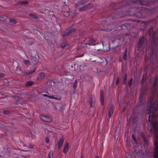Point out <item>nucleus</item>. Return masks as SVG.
Here are the masks:
<instances>
[{
  "mask_svg": "<svg viewBox=\"0 0 158 158\" xmlns=\"http://www.w3.org/2000/svg\"><path fill=\"white\" fill-rule=\"evenodd\" d=\"M146 80V76L143 75L142 77V79L141 81L142 85V86H143Z\"/></svg>",
  "mask_w": 158,
  "mask_h": 158,
  "instance_id": "obj_18",
  "label": "nucleus"
},
{
  "mask_svg": "<svg viewBox=\"0 0 158 158\" xmlns=\"http://www.w3.org/2000/svg\"><path fill=\"white\" fill-rule=\"evenodd\" d=\"M45 74L43 72L40 73L37 77V79L38 80H41L43 79L45 77Z\"/></svg>",
  "mask_w": 158,
  "mask_h": 158,
  "instance_id": "obj_12",
  "label": "nucleus"
},
{
  "mask_svg": "<svg viewBox=\"0 0 158 158\" xmlns=\"http://www.w3.org/2000/svg\"><path fill=\"white\" fill-rule=\"evenodd\" d=\"M125 136H126V140H127V142L126 143L125 145L127 147V148L128 147V133L127 132V131H126V133L125 134Z\"/></svg>",
  "mask_w": 158,
  "mask_h": 158,
  "instance_id": "obj_17",
  "label": "nucleus"
},
{
  "mask_svg": "<svg viewBox=\"0 0 158 158\" xmlns=\"http://www.w3.org/2000/svg\"><path fill=\"white\" fill-rule=\"evenodd\" d=\"M124 4L125 5H128V0H125L124 1Z\"/></svg>",
  "mask_w": 158,
  "mask_h": 158,
  "instance_id": "obj_39",
  "label": "nucleus"
},
{
  "mask_svg": "<svg viewBox=\"0 0 158 158\" xmlns=\"http://www.w3.org/2000/svg\"><path fill=\"white\" fill-rule=\"evenodd\" d=\"M83 0H81V1L78 2L76 4V7H77L81 5H82L83 4Z\"/></svg>",
  "mask_w": 158,
  "mask_h": 158,
  "instance_id": "obj_24",
  "label": "nucleus"
},
{
  "mask_svg": "<svg viewBox=\"0 0 158 158\" xmlns=\"http://www.w3.org/2000/svg\"><path fill=\"white\" fill-rule=\"evenodd\" d=\"M144 37L142 36L139 38L137 47V50L139 51V53L138 54V56L141 57L142 56L143 52L142 48V46L143 44V42L144 40Z\"/></svg>",
  "mask_w": 158,
  "mask_h": 158,
  "instance_id": "obj_2",
  "label": "nucleus"
},
{
  "mask_svg": "<svg viewBox=\"0 0 158 158\" xmlns=\"http://www.w3.org/2000/svg\"><path fill=\"white\" fill-rule=\"evenodd\" d=\"M148 35L151 36L152 38L151 46L152 48L151 49V52L148 56L147 55L145 57V63L148 66L150 64H153L154 63L153 59L157 58V54L158 52V45L156 37V31H153V27H152L147 31Z\"/></svg>",
  "mask_w": 158,
  "mask_h": 158,
  "instance_id": "obj_1",
  "label": "nucleus"
},
{
  "mask_svg": "<svg viewBox=\"0 0 158 158\" xmlns=\"http://www.w3.org/2000/svg\"><path fill=\"white\" fill-rule=\"evenodd\" d=\"M139 109L140 108H138L137 110H136V112L134 113V111H133V117L132 118V123H136L138 119L137 116H136L135 114H140L143 113L144 111V110L143 108L141 109L140 112L139 111Z\"/></svg>",
  "mask_w": 158,
  "mask_h": 158,
  "instance_id": "obj_5",
  "label": "nucleus"
},
{
  "mask_svg": "<svg viewBox=\"0 0 158 158\" xmlns=\"http://www.w3.org/2000/svg\"><path fill=\"white\" fill-rule=\"evenodd\" d=\"M157 9H158V7H154V8H152L151 9V11L152 12H155L157 11Z\"/></svg>",
  "mask_w": 158,
  "mask_h": 158,
  "instance_id": "obj_33",
  "label": "nucleus"
},
{
  "mask_svg": "<svg viewBox=\"0 0 158 158\" xmlns=\"http://www.w3.org/2000/svg\"><path fill=\"white\" fill-rule=\"evenodd\" d=\"M41 116L44 117L46 119V120H45V122H50L52 120V118L48 116H45L44 115H41Z\"/></svg>",
  "mask_w": 158,
  "mask_h": 158,
  "instance_id": "obj_15",
  "label": "nucleus"
},
{
  "mask_svg": "<svg viewBox=\"0 0 158 158\" xmlns=\"http://www.w3.org/2000/svg\"><path fill=\"white\" fill-rule=\"evenodd\" d=\"M64 139L63 138L61 137L60 138L58 143V148L59 149H60L64 143Z\"/></svg>",
  "mask_w": 158,
  "mask_h": 158,
  "instance_id": "obj_10",
  "label": "nucleus"
},
{
  "mask_svg": "<svg viewBox=\"0 0 158 158\" xmlns=\"http://www.w3.org/2000/svg\"><path fill=\"white\" fill-rule=\"evenodd\" d=\"M10 112L8 110H4L3 111V113L5 114H8Z\"/></svg>",
  "mask_w": 158,
  "mask_h": 158,
  "instance_id": "obj_35",
  "label": "nucleus"
},
{
  "mask_svg": "<svg viewBox=\"0 0 158 158\" xmlns=\"http://www.w3.org/2000/svg\"><path fill=\"white\" fill-rule=\"evenodd\" d=\"M45 142L47 143H48L49 142V140L48 138H45Z\"/></svg>",
  "mask_w": 158,
  "mask_h": 158,
  "instance_id": "obj_36",
  "label": "nucleus"
},
{
  "mask_svg": "<svg viewBox=\"0 0 158 158\" xmlns=\"http://www.w3.org/2000/svg\"><path fill=\"white\" fill-rule=\"evenodd\" d=\"M67 45V42H65L64 43H62L60 46V47L63 48L66 47Z\"/></svg>",
  "mask_w": 158,
  "mask_h": 158,
  "instance_id": "obj_28",
  "label": "nucleus"
},
{
  "mask_svg": "<svg viewBox=\"0 0 158 158\" xmlns=\"http://www.w3.org/2000/svg\"><path fill=\"white\" fill-rule=\"evenodd\" d=\"M126 107H124L123 108V111H125V110H126Z\"/></svg>",
  "mask_w": 158,
  "mask_h": 158,
  "instance_id": "obj_44",
  "label": "nucleus"
},
{
  "mask_svg": "<svg viewBox=\"0 0 158 158\" xmlns=\"http://www.w3.org/2000/svg\"><path fill=\"white\" fill-rule=\"evenodd\" d=\"M90 43L89 44H88V45H89V46H95L96 45H97L98 44L97 43H96V44H92V43H93L94 42H95V40H94L90 39Z\"/></svg>",
  "mask_w": 158,
  "mask_h": 158,
  "instance_id": "obj_22",
  "label": "nucleus"
},
{
  "mask_svg": "<svg viewBox=\"0 0 158 158\" xmlns=\"http://www.w3.org/2000/svg\"><path fill=\"white\" fill-rule=\"evenodd\" d=\"M119 78H118L117 79V80H116V84L117 85L118 84V82H119Z\"/></svg>",
  "mask_w": 158,
  "mask_h": 158,
  "instance_id": "obj_40",
  "label": "nucleus"
},
{
  "mask_svg": "<svg viewBox=\"0 0 158 158\" xmlns=\"http://www.w3.org/2000/svg\"><path fill=\"white\" fill-rule=\"evenodd\" d=\"M132 81V79H131L129 80V87L131 85V84Z\"/></svg>",
  "mask_w": 158,
  "mask_h": 158,
  "instance_id": "obj_38",
  "label": "nucleus"
},
{
  "mask_svg": "<svg viewBox=\"0 0 158 158\" xmlns=\"http://www.w3.org/2000/svg\"><path fill=\"white\" fill-rule=\"evenodd\" d=\"M95 158H99V156H96L95 157Z\"/></svg>",
  "mask_w": 158,
  "mask_h": 158,
  "instance_id": "obj_46",
  "label": "nucleus"
},
{
  "mask_svg": "<svg viewBox=\"0 0 158 158\" xmlns=\"http://www.w3.org/2000/svg\"><path fill=\"white\" fill-rule=\"evenodd\" d=\"M69 144L67 142L65 143L64 149H63V152L65 154H66L69 151Z\"/></svg>",
  "mask_w": 158,
  "mask_h": 158,
  "instance_id": "obj_9",
  "label": "nucleus"
},
{
  "mask_svg": "<svg viewBox=\"0 0 158 158\" xmlns=\"http://www.w3.org/2000/svg\"><path fill=\"white\" fill-rule=\"evenodd\" d=\"M76 31V29L74 28H68L67 29L66 34L69 35L70 34L73 32H74Z\"/></svg>",
  "mask_w": 158,
  "mask_h": 158,
  "instance_id": "obj_14",
  "label": "nucleus"
},
{
  "mask_svg": "<svg viewBox=\"0 0 158 158\" xmlns=\"http://www.w3.org/2000/svg\"><path fill=\"white\" fill-rule=\"evenodd\" d=\"M158 80V76H156L155 77V80L154 81V84L152 86V88L153 89V91L155 92L156 90V87L157 85V81Z\"/></svg>",
  "mask_w": 158,
  "mask_h": 158,
  "instance_id": "obj_8",
  "label": "nucleus"
},
{
  "mask_svg": "<svg viewBox=\"0 0 158 158\" xmlns=\"http://www.w3.org/2000/svg\"><path fill=\"white\" fill-rule=\"evenodd\" d=\"M93 7V5L91 4H89L86 5L82 6V7L80 8L79 10L80 11H83L86 10V9H89Z\"/></svg>",
  "mask_w": 158,
  "mask_h": 158,
  "instance_id": "obj_6",
  "label": "nucleus"
},
{
  "mask_svg": "<svg viewBox=\"0 0 158 158\" xmlns=\"http://www.w3.org/2000/svg\"><path fill=\"white\" fill-rule=\"evenodd\" d=\"M158 117V114L156 115Z\"/></svg>",
  "mask_w": 158,
  "mask_h": 158,
  "instance_id": "obj_47",
  "label": "nucleus"
},
{
  "mask_svg": "<svg viewBox=\"0 0 158 158\" xmlns=\"http://www.w3.org/2000/svg\"><path fill=\"white\" fill-rule=\"evenodd\" d=\"M89 102L90 104V106L91 107H93L94 106V104L92 102V99L90 98V100L89 101Z\"/></svg>",
  "mask_w": 158,
  "mask_h": 158,
  "instance_id": "obj_32",
  "label": "nucleus"
},
{
  "mask_svg": "<svg viewBox=\"0 0 158 158\" xmlns=\"http://www.w3.org/2000/svg\"><path fill=\"white\" fill-rule=\"evenodd\" d=\"M34 82L32 81H28L26 83L25 85L26 86H30L32 85L34 83Z\"/></svg>",
  "mask_w": 158,
  "mask_h": 158,
  "instance_id": "obj_19",
  "label": "nucleus"
},
{
  "mask_svg": "<svg viewBox=\"0 0 158 158\" xmlns=\"http://www.w3.org/2000/svg\"><path fill=\"white\" fill-rule=\"evenodd\" d=\"M9 21L10 24L12 25L15 24L17 23L16 21L12 18L9 19Z\"/></svg>",
  "mask_w": 158,
  "mask_h": 158,
  "instance_id": "obj_23",
  "label": "nucleus"
},
{
  "mask_svg": "<svg viewBox=\"0 0 158 158\" xmlns=\"http://www.w3.org/2000/svg\"><path fill=\"white\" fill-rule=\"evenodd\" d=\"M33 147V145L31 144H29V147H28L29 148H32Z\"/></svg>",
  "mask_w": 158,
  "mask_h": 158,
  "instance_id": "obj_37",
  "label": "nucleus"
},
{
  "mask_svg": "<svg viewBox=\"0 0 158 158\" xmlns=\"http://www.w3.org/2000/svg\"><path fill=\"white\" fill-rule=\"evenodd\" d=\"M43 96L44 97H47L48 98L49 96L46 94H43Z\"/></svg>",
  "mask_w": 158,
  "mask_h": 158,
  "instance_id": "obj_41",
  "label": "nucleus"
},
{
  "mask_svg": "<svg viewBox=\"0 0 158 158\" xmlns=\"http://www.w3.org/2000/svg\"><path fill=\"white\" fill-rule=\"evenodd\" d=\"M23 62L26 65H28L30 64L29 61L27 60L24 59H23Z\"/></svg>",
  "mask_w": 158,
  "mask_h": 158,
  "instance_id": "obj_27",
  "label": "nucleus"
},
{
  "mask_svg": "<svg viewBox=\"0 0 158 158\" xmlns=\"http://www.w3.org/2000/svg\"><path fill=\"white\" fill-rule=\"evenodd\" d=\"M114 110V108L112 106H111L109 108L108 111V115L110 118H111L113 114V111Z\"/></svg>",
  "mask_w": 158,
  "mask_h": 158,
  "instance_id": "obj_11",
  "label": "nucleus"
},
{
  "mask_svg": "<svg viewBox=\"0 0 158 158\" xmlns=\"http://www.w3.org/2000/svg\"><path fill=\"white\" fill-rule=\"evenodd\" d=\"M28 2L27 1H21L19 2V4H24L25 5L27 4Z\"/></svg>",
  "mask_w": 158,
  "mask_h": 158,
  "instance_id": "obj_29",
  "label": "nucleus"
},
{
  "mask_svg": "<svg viewBox=\"0 0 158 158\" xmlns=\"http://www.w3.org/2000/svg\"><path fill=\"white\" fill-rule=\"evenodd\" d=\"M100 101L102 105H103L104 104V94L103 91H101Z\"/></svg>",
  "mask_w": 158,
  "mask_h": 158,
  "instance_id": "obj_13",
  "label": "nucleus"
},
{
  "mask_svg": "<svg viewBox=\"0 0 158 158\" xmlns=\"http://www.w3.org/2000/svg\"><path fill=\"white\" fill-rule=\"evenodd\" d=\"M3 76V74L2 73H0V77H2Z\"/></svg>",
  "mask_w": 158,
  "mask_h": 158,
  "instance_id": "obj_43",
  "label": "nucleus"
},
{
  "mask_svg": "<svg viewBox=\"0 0 158 158\" xmlns=\"http://www.w3.org/2000/svg\"><path fill=\"white\" fill-rule=\"evenodd\" d=\"M48 158H53V151L50 150L48 154Z\"/></svg>",
  "mask_w": 158,
  "mask_h": 158,
  "instance_id": "obj_20",
  "label": "nucleus"
},
{
  "mask_svg": "<svg viewBox=\"0 0 158 158\" xmlns=\"http://www.w3.org/2000/svg\"><path fill=\"white\" fill-rule=\"evenodd\" d=\"M156 23V21L155 20H153L151 21H150L148 22L145 21V23L146 24H152V23H154L155 24Z\"/></svg>",
  "mask_w": 158,
  "mask_h": 158,
  "instance_id": "obj_21",
  "label": "nucleus"
},
{
  "mask_svg": "<svg viewBox=\"0 0 158 158\" xmlns=\"http://www.w3.org/2000/svg\"><path fill=\"white\" fill-rule=\"evenodd\" d=\"M132 139H133V140H134V141L135 142V143L137 145H138L137 144V142L136 141V139L135 138V136L133 135L132 136Z\"/></svg>",
  "mask_w": 158,
  "mask_h": 158,
  "instance_id": "obj_34",
  "label": "nucleus"
},
{
  "mask_svg": "<svg viewBox=\"0 0 158 158\" xmlns=\"http://www.w3.org/2000/svg\"><path fill=\"white\" fill-rule=\"evenodd\" d=\"M158 1V0H147L146 2L144 0H135V3L142 5L147 6L151 3H155Z\"/></svg>",
  "mask_w": 158,
  "mask_h": 158,
  "instance_id": "obj_4",
  "label": "nucleus"
},
{
  "mask_svg": "<svg viewBox=\"0 0 158 158\" xmlns=\"http://www.w3.org/2000/svg\"><path fill=\"white\" fill-rule=\"evenodd\" d=\"M29 15V17L31 18L34 19H38V15L34 14H30Z\"/></svg>",
  "mask_w": 158,
  "mask_h": 158,
  "instance_id": "obj_16",
  "label": "nucleus"
},
{
  "mask_svg": "<svg viewBox=\"0 0 158 158\" xmlns=\"http://www.w3.org/2000/svg\"><path fill=\"white\" fill-rule=\"evenodd\" d=\"M5 19L3 17H0V19L4 20Z\"/></svg>",
  "mask_w": 158,
  "mask_h": 158,
  "instance_id": "obj_42",
  "label": "nucleus"
},
{
  "mask_svg": "<svg viewBox=\"0 0 158 158\" xmlns=\"http://www.w3.org/2000/svg\"><path fill=\"white\" fill-rule=\"evenodd\" d=\"M127 74L126 73L125 75V77L124 78L123 81V85H125L126 84L127 81Z\"/></svg>",
  "mask_w": 158,
  "mask_h": 158,
  "instance_id": "obj_31",
  "label": "nucleus"
},
{
  "mask_svg": "<svg viewBox=\"0 0 158 158\" xmlns=\"http://www.w3.org/2000/svg\"><path fill=\"white\" fill-rule=\"evenodd\" d=\"M147 90V89H146L145 91H142L141 92L139 97V102L138 104L136 105L135 107V108L134 110V112H136L137 109L138 108H140L141 106L142 103V100L143 98L144 95L145 94L146 91Z\"/></svg>",
  "mask_w": 158,
  "mask_h": 158,
  "instance_id": "obj_3",
  "label": "nucleus"
},
{
  "mask_svg": "<svg viewBox=\"0 0 158 158\" xmlns=\"http://www.w3.org/2000/svg\"><path fill=\"white\" fill-rule=\"evenodd\" d=\"M127 49H126L123 55V59L125 60L127 59Z\"/></svg>",
  "mask_w": 158,
  "mask_h": 158,
  "instance_id": "obj_30",
  "label": "nucleus"
},
{
  "mask_svg": "<svg viewBox=\"0 0 158 158\" xmlns=\"http://www.w3.org/2000/svg\"><path fill=\"white\" fill-rule=\"evenodd\" d=\"M48 98H50V99H54L57 100H60L61 99L60 98H58L55 97L53 95H52L51 96H49Z\"/></svg>",
  "mask_w": 158,
  "mask_h": 158,
  "instance_id": "obj_25",
  "label": "nucleus"
},
{
  "mask_svg": "<svg viewBox=\"0 0 158 158\" xmlns=\"http://www.w3.org/2000/svg\"><path fill=\"white\" fill-rule=\"evenodd\" d=\"M73 86H74V87H76L77 86V85H76V84H75V83H74V84Z\"/></svg>",
  "mask_w": 158,
  "mask_h": 158,
  "instance_id": "obj_45",
  "label": "nucleus"
},
{
  "mask_svg": "<svg viewBox=\"0 0 158 158\" xmlns=\"http://www.w3.org/2000/svg\"><path fill=\"white\" fill-rule=\"evenodd\" d=\"M35 71V69H34L33 70H31L30 71H28V72H26L25 73L27 75H29L30 74H31L34 72Z\"/></svg>",
  "mask_w": 158,
  "mask_h": 158,
  "instance_id": "obj_26",
  "label": "nucleus"
},
{
  "mask_svg": "<svg viewBox=\"0 0 158 158\" xmlns=\"http://www.w3.org/2000/svg\"><path fill=\"white\" fill-rule=\"evenodd\" d=\"M140 135L142 137L144 143L147 146H149V142L145 137V135L143 132L141 131L140 132Z\"/></svg>",
  "mask_w": 158,
  "mask_h": 158,
  "instance_id": "obj_7",
  "label": "nucleus"
}]
</instances>
